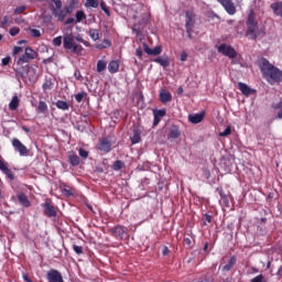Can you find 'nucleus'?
Listing matches in <instances>:
<instances>
[{
  "instance_id": "nucleus-1",
  "label": "nucleus",
  "mask_w": 282,
  "mask_h": 282,
  "mask_svg": "<svg viewBox=\"0 0 282 282\" xmlns=\"http://www.w3.org/2000/svg\"><path fill=\"white\" fill-rule=\"evenodd\" d=\"M259 67L262 73L263 78L269 85H275V83H281L282 70L276 66L272 65L267 58L259 59Z\"/></svg>"
},
{
  "instance_id": "nucleus-2",
  "label": "nucleus",
  "mask_w": 282,
  "mask_h": 282,
  "mask_svg": "<svg viewBox=\"0 0 282 282\" xmlns=\"http://www.w3.org/2000/svg\"><path fill=\"white\" fill-rule=\"evenodd\" d=\"M246 36L249 41H257L259 36H261V30H259V22L257 21V15L254 14V10H250L247 20H246Z\"/></svg>"
},
{
  "instance_id": "nucleus-3",
  "label": "nucleus",
  "mask_w": 282,
  "mask_h": 282,
  "mask_svg": "<svg viewBox=\"0 0 282 282\" xmlns=\"http://www.w3.org/2000/svg\"><path fill=\"white\" fill-rule=\"evenodd\" d=\"M64 50L72 54H77L78 56L83 54V45L74 43V36L72 34L64 36Z\"/></svg>"
},
{
  "instance_id": "nucleus-4",
  "label": "nucleus",
  "mask_w": 282,
  "mask_h": 282,
  "mask_svg": "<svg viewBox=\"0 0 282 282\" xmlns=\"http://www.w3.org/2000/svg\"><path fill=\"white\" fill-rule=\"evenodd\" d=\"M195 12L186 11L185 14V30L188 39H193V30H195Z\"/></svg>"
},
{
  "instance_id": "nucleus-5",
  "label": "nucleus",
  "mask_w": 282,
  "mask_h": 282,
  "mask_svg": "<svg viewBox=\"0 0 282 282\" xmlns=\"http://www.w3.org/2000/svg\"><path fill=\"white\" fill-rule=\"evenodd\" d=\"M53 3L55 4V8H52V14L53 17H55V19H57V21H59L61 23H63V21H65V17H67V13L65 11H63V1L61 0H52Z\"/></svg>"
},
{
  "instance_id": "nucleus-6",
  "label": "nucleus",
  "mask_w": 282,
  "mask_h": 282,
  "mask_svg": "<svg viewBox=\"0 0 282 282\" xmlns=\"http://www.w3.org/2000/svg\"><path fill=\"white\" fill-rule=\"evenodd\" d=\"M218 53L223 54V56H227L228 58H237V51L235 47L224 43L218 46Z\"/></svg>"
},
{
  "instance_id": "nucleus-7",
  "label": "nucleus",
  "mask_w": 282,
  "mask_h": 282,
  "mask_svg": "<svg viewBox=\"0 0 282 282\" xmlns=\"http://www.w3.org/2000/svg\"><path fill=\"white\" fill-rule=\"evenodd\" d=\"M220 6H223L224 10L227 14L234 15L237 14V7H235V2L232 0H217Z\"/></svg>"
},
{
  "instance_id": "nucleus-8",
  "label": "nucleus",
  "mask_w": 282,
  "mask_h": 282,
  "mask_svg": "<svg viewBox=\"0 0 282 282\" xmlns=\"http://www.w3.org/2000/svg\"><path fill=\"white\" fill-rule=\"evenodd\" d=\"M46 280L48 282H65V280H63V274H61L59 271L56 269H51L46 273Z\"/></svg>"
},
{
  "instance_id": "nucleus-9",
  "label": "nucleus",
  "mask_w": 282,
  "mask_h": 282,
  "mask_svg": "<svg viewBox=\"0 0 282 282\" xmlns=\"http://www.w3.org/2000/svg\"><path fill=\"white\" fill-rule=\"evenodd\" d=\"M42 208H44L43 213L46 217H56V207H54L50 200L42 204Z\"/></svg>"
},
{
  "instance_id": "nucleus-10",
  "label": "nucleus",
  "mask_w": 282,
  "mask_h": 282,
  "mask_svg": "<svg viewBox=\"0 0 282 282\" xmlns=\"http://www.w3.org/2000/svg\"><path fill=\"white\" fill-rule=\"evenodd\" d=\"M98 151H101L102 153H109L111 151V141L107 138H102L97 143Z\"/></svg>"
},
{
  "instance_id": "nucleus-11",
  "label": "nucleus",
  "mask_w": 282,
  "mask_h": 282,
  "mask_svg": "<svg viewBox=\"0 0 282 282\" xmlns=\"http://www.w3.org/2000/svg\"><path fill=\"white\" fill-rule=\"evenodd\" d=\"M12 147L20 153V155H28V147H25L21 140L13 139L12 140Z\"/></svg>"
},
{
  "instance_id": "nucleus-12",
  "label": "nucleus",
  "mask_w": 282,
  "mask_h": 282,
  "mask_svg": "<svg viewBox=\"0 0 282 282\" xmlns=\"http://www.w3.org/2000/svg\"><path fill=\"white\" fill-rule=\"evenodd\" d=\"M115 239H124V235H127V228L122 226H116L111 229Z\"/></svg>"
},
{
  "instance_id": "nucleus-13",
  "label": "nucleus",
  "mask_w": 282,
  "mask_h": 282,
  "mask_svg": "<svg viewBox=\"0 0 282 282\" xmlns=\"http://www.w3.org/2000/svg\"><path fill=\"white\" fill-rule=\"evenodd\" d=\"M142 140V129L140 127L133 128V134L130 137L131 144H140Z\"/></svg>"
},
{
  "instance_id": "nucleus-14",
  "label": "nucleus",
  "mask_w": 282,
  "mask_h": 282,
  "mask_svg": "<svg viewBox=\"0 0 282 282\" xmlns=\"http://www.w3.org/2000/svg\"><path fill=\"white\" fill-rule=\"evenodd\" d=\"M238 89H240L243 96H252V94H257L256 89L248 87V84H245L242 82L238 83Z\"/></svg>"
},
{
  "instance_id": "nucleus-15",
  "label": "nucleus",
  "mask_w": 282,
  "mask_h": 282,
  "mask_svg": "<svg viewBox=\"0 0 282 282\" xmlns=\"http://www.w3.org/2000/svg\"><path fill=\"white\" fill-rule=\"evenodd\" d=\"M159 97L163 105H166V102H171V100H173V95L166 91V89L161 90Z\"/></svg>"
},
{
  "instance_id": "nucleus-16",
  "label": "nucleus",
  "mask_w": 282,
  "mask_h": 282,
  "mask_svg": "<svg viewBox=\"0 0 282 282\" xmlns=\"http://www.w3.org/2000/svg\"><path fill=\"white\" fill-rule=\"evenodd\" d=\"M0 171H2L9 180H14V173H12V170L8 169L3 160L0 161Z\"/></svg>"
},
{
  "instance_id": "nucleus-17",
  "label": "nucleus",
  "mask_w": 282,
  "mask_h": 282,
  "mask_svg": "<svg viewBox=\"0 0 282 282\" xmlns=\"http://www.w3.org/2000/svg\"><path fill=\"white\" fill-rule=\"evenodd\" d=\"M108 72L110 74H118V72H120V62L118 61H111L108 64Z\"/></svg>"
},
{
  "instance_id": "nucleus-18",
  "label": "nucleus",
  "mask_w": 282,
  "mask_h": 282,
  "mask_svg": "<svg viewBox=\"0 0 282 282\" xmlns=\"http://www.w3.org/2000/svg\"><path fill=\"white\" fill-rule=\"evenodd\" d=\"M188 120L192 122V124H199L202 120H204V112L196 113V115H189Z\"/></svg>"
},
{
  "instance_id": "nucleus-19",
  "label": "nucleus",
  "mask_w": 282,
  "mask_h": 282,
  "mask_svg": "<svg viewBox=\"0 0 282 282\" xmlns=\"http://www.w3.org/2000/svg\"><path fill=\"white\" fill-rule=\"evenodd\" d=\"M18 200L24 208H30L31 204L30 199L28 198V195L23 193L18 194Z\"/></svg>"
},
{
  "instance_id": "nucleus-20",
  "label": "nucleus",
  "mask_w": 282,
  "mask_h": 282,
  "mask_svg": "<svg viewBox=\"0 0 282 282\" xmlns=\"http://www.w3.org/2000/svg\"><path fill=\"white\" fill-rule=\"evenodd\" d=\"M180 135H182V131L180 130V127L173 126L170 129V138H172V140H177V138H180Z\"/></svg>"
},
{
  "instance_id": "nucleus-21",
  "label": "nucleus",
  "mask_w": 282,
  "mask_h": 282,
  "mask_svg": "<svg viewBox=\"0 0 282 282\" xmlns=\"http://www.w3.org/2000/svg\"><path fill=\"white\" fill-rule=\"evenodd\" d=\"M50 109H48V107H47V102H45V101H43V100H40L39 101V105H37V107H36V112L37 113H47V111H48Z\"/></svg>"
},
{
  "instance_id": "nucleus-22",
  "label": "nucleus",
  "mask_w": 282,
  "mask_h": 282,
  "mask_svg": "<svg viewBox=\"0 0 282 282\" xmlns=\"http://www.w3.org/2000/svg\"><path fill=\"white\" fill-rule=\"evenodd\" d=\"M42 88L44 93L54 89V82L52 80V78L46 77L42 85Z\"/></svg>"
},
{
  "instance_id": "nucleus-23",
  "label": "nucleus",
  "mask_w": 282,
  "mask_h": 282,
  "mask_svg": "<svg viewBox=\"0 0 282 282\" xmlns=\"http://www.w3.org/2000/svg\"><path fill=\"white\" fill-rule=\"evenodd\" d=\"M24 55H26V58L34 61V58L39 56V53H36V51H34L32 47L28 46L24 51Z\"/></svg>"
},
{
  "instance_id": "nucleus-24",
  "label": "nucleus",
  "mask_w": 282,
  "mask_h": 282,
  "mask_svg": "<svg viewBox=\"0 0 282 282\" xmlns=\"http://www.w3.org/2000/svg\"><path fill=\"white\" fill-rule=\"evenodd\" d=\"M154 63H158L159 65H161V67H169L171 65V58L169 57H156L154 59Z\"/></svg>"
},
{
  "instance_id": "nucleus-25",
  "label": "nucleus",
  "mask_w": 282,
  "mask_h": 282,
  "mask_svg": "<svg viewBox=\"0 0 282 282\" xmlns=\"http://www.w3.org/2000/svg\"><path fill=\"white\" fill-rule=\"evenodd\" d=\"M10 111H17L19 109V97L15 95L9 104Z\"/></svg>"
},
{
  "instance_id": "nucleus-26",
  "label": "nucleus",
  "mask_w": 282,
  "mask_h": 282,
  "mask_svg": "<svg viewBox=\"0 0 282 282\" xmlns=\"http://www.w3.org/2000/svg\"><path fill=\"white\" fill-rule=\"evenodd\" d=\"M235 263H237V258L231 257L226 265H224V272H230L232 268H235Z\"/></svg>"
},
{
  "instance_id": "nucleus-27",
  "label": "nucleus",
  "mask_w": 282,
  "mask_h": 282,
  "mask_svg": "<svg viewBox=\"0 0 282 282\" xmlns=\"http://www.w3.org/2000/svg\"><path fill=\"white\" fill-rule=\"evenodd\" d=\"M69 164L73 166H78L80 164V158L76 155L75 153L68 154Z\"/></svg>"
},
{
  "instance_id": "nucleus-28",
  "label": "nucleus",
  "mask_w": 282,
  "mask_h": 282,
  "mask_svg": "<svg viewBox=\"0 0 282 282\" xmlns=\"http://www.w3.org/2000/svg\"><path fill=\"white\" fill-rule=\"evenodd\" d=\"M88 35L93 41H98L100 39V30L98 29H89Z\"/></svg>"
},
{
  "instance_id": "nucleus-29",
  "label": "nucleus",
  "mask_w": 282,
  "mask_h": 282,
  "mask_svg": "<svg viewBox=\"0 0 282 282\" xmlns=\"http://www.w3.org/2000/svg\"><path fill=\"white\" fill-rule=\"evenodd\" d=\"M55 106L57 107V109H62V111L69 110V104H67V101L65 100H57L55 102Z\"/></svg>"
},
{
  "instance_id": "nucleus-30",
  "label": "nucleus",
  "mask_w": 282,
  "mask_h": 282,
  "mask_svg": "<svg viewBox=\"0 0 282 282\" xmlns=\"http://www.w3.org/2000/svg\"><path fill=\"white\" fill-rule=\"evenodd\" d=\"M105 69H107V62H105L104 59H99L97 62V72H98V74H102V72H105Z\"/></svg>"
},
{
  "instance_id": "nucleus-31",
  "label": "nucleus",
  "mask_w": 282,
  "mask_h": 282,
  "mask_svg": "<svg viewBox=\"0 0 282 282\" xmlns=\"http://www.w3.org/2000/svg\"><path fill=\"white\" fill-rule=\"evenodd\" d=\"M272 109L279 110L276 118H279V120H281L282 119V99L280 100V102L273 104Z\"/></svg>"
},
{
  "instance_id": "nucleus-32",
  "label": "nucleus",
  "mask_w": 282,
  "mask_h": 282,
  "mask_svg": "<svg viewBox=\"0 0 282 282\" xmlns=\"http://www.w3.org/2000/svg\"><path fill=\"white\" fill-rule=\"evenodd\" d=\"M112 169L115 171H122V169H124V163L120 160L115 161V163L112 164Z\"/></svg>"
},
{
  "instance_id": "nucleus-33",
  "label": "nucleus",
  "mask_w": 282,
  "mask_h": 282,
  "mask_svg": "<svg viewBox=\"0 0 282 282\" xmlns=\"http://www.w3.org/2000/svg\"><path fill=\"white\" fill-rule=\"evenodd\" d=\"M87 19V15L85 14V11H77L76 12V23H80L82 21H85Z\"/></svg>"
},
{
  "instance_id": "nucleus-34",
  "label": "nucleus",
  "mask_w": 282,
  "mask_h": 282,
  "mask_svg": "<svg viewBox=\"0 0 282 282\" xmlns=\"http://www.w3.org/2000/svg\"><path fill=\"white\" fill-rule=\"evenodd\" d=\"M107 47H111V41L105 39L99 45V50H107Z\"/></svg>"
},
{
  "instance_id": "nucleus-35",
  "label": "nucleus",
  "mask_w": 282,
  "mask_h": 282,
  "mask_svg": "<svg viewBox=\"0 0 282 282\" xmlns=\"http://www.w3.org/2000/svg\"><path fill=\"white\" fill-rule=\"evenodd\" d=\"M87 96L86 91H82L75 95L76 102H83L85 100V97Z\"/></svg>"
},
{
  "instance_id": "nucleus-36",
  "label": "nucleus",
  "mask_w": 282,
  "mask_h": 282,
  "mask_svg": "<svg viewBox=\"0 0 282 282\" xmlns=\"http://www.w3.org/2000/svg\"><path fill=\"white\" fill-rule=\"evenodd\" d=\"M213 223V216L210 214H205L203 216V226H207V224Z\"/></svg>"
},
{
  "instance_id": "nucleus-37",
  "label": "nucleus",
  "mask_w": 282,
  "mask_h": 282,
  "mask_svg": "<svg viewBox=\"0 0 282 282\" xmlns=\"http://www.w3.org/2000/svg\"><path fill=\"white\" fill-rule=\"evenodd\" d=\"M75 8H76V6L73 0L72 3H69L68 6L65 7L66 14H72V12H74Z\"/></svg>"
},
{
  "instance_id": "nucleus-38",
  "label": "nucleus",
  "mask_w": 282,
  "mask_h": 282,
  "mask_svg": "<svg viewBox=\"0 0 282 282\" xmlns=\"http://www.w3.org/2000/svg\"><path fill=\"white\" fill-rule=\"evenodd\" d=\"M162 54V46H155L152 48L150 56H160Z\"/></svg>"
},
{
  "instance_id": "nucleus-39",
  "label": "nucleus",
  "mask_w": 282,
  "mask_h": 282,
  "mask_svg": "<svg viewBox=\"0 0 282 282\" xmlns=\"http://www.w3.org/2000/svg\"><path fill=\"white\" fill-rule=\"evenodd\" d=\"M29 61H32V59H30V58L25 55V53H24L22 56L19 57V59H18V65H23V64L28 63Z\"/></svg>"
},
{
  "instance_id": "nucleus-40",
  "label": "nucleus",
  "mask_w": 282,
  "mask_h": 282,
  "mask_svg": "<svg viewBox=\"0 0 282 282\" xmlns=\"http://www.w3.org/2000/svg\"><path fill=\"white\" fill-rule=\"evenodd\" d=\"M87 8H98V0H86Z\"/></svg>"
},
{
  "instance_id": "nucleus-41",
  "label": "nucleus",
  "mask_w": 282,
  "mask_h": 282,
  "mask_svg": "<svg viewBox=\"0 0 282 282\" xmlns=\"http://www.w3.org/2000/svg\"><path fill=\"white\" fill-rule=\"evenodd\" d=\"M154 116H156V118H164V116H166V110L164 109H160V110H154L153 111Z\"/></svg>"
},
{
  "instance_id": "nucleus-42",
  "label": "nucleus",
  "mask_w": 282,
  "mask_h": 282,
  "mask_svg": "<svg viewBox=\"0 0 282 282\" xmlns=\"http://www.w3.org/2000/svg\"><path fill=\"white\" fill-rule=\"evenodd\" d=\"M44 25H51L52 24V15L45 14L42 17Z\"/></svg>"
},
{
  "instance_id": "nucleus-43",
  "label": "nucleus",
  "mask_w": 282,
  "mask_h": 282,
  "mask_svg": "<svg viewBox=\"0 0 282 282\" xmlns=\"http://www.w3.org/2000/svg\"><path fill=\"white\" fill-rule=\"evenodd\" d=\"M53 45L55 47H61L63 45V36H57L53 40Z\"/></svg>"
},
{
  "instance_id": "nucleus-44",
  "label": "nucleus",
  "mask_w": 282,
  "mask_h": 282,
  "mask_svg": "<svg viewBox=\"0 0 282 282\" xmlns=\"http://www.w3.org/2000/svg\"><path fill=\"white\" fill-rule=\"evenodd\" d=\"M19 32H21V29H19V26H13L10 29L9 34H10V36H17V34H19Z\"/></svg>"
},
{
  "instance_id": "nucleus-45",
  "label": "nucleus",
  "mask_w": 282,
  "mask_h": 282,
  "mask_svg": "<svg viewBox=\"0 0 282 282\" xmlns=\"http://www.w3.org/2000/svg\"><path fill=\"white\" fill-rule=\"evenodd\" d=\"M26 10H28L26 6H20L18 8H15L14 14H23V12L26 11Z\"/></svg>"
},
{
  "instance_id": "nucleus-46",
  "label": "nucleus",
  "mask_w": 282,
  "mask_h": 282,
  "mask_svg": "<svg viewBox=\"0 0 282 282\" xmlns=\"http://www.w3.org/2000/svg\"><path fill=\"white\" fill-rule=\"evenodd\" d=\"M31 36H33L34 39H39L41 36V31L39 29H31Z\"/></svg>"
},
{
  "instance_id": "nucleus-47",
  "label": "nucleus",
  "mask_w": 282,
  "mask_h": 282,
  "mask_svg": "<svg viewBox=\"0 0 282 282\" xmlns=\"http://www.w3.org/2000/svg\"><path fill=\"white\" fill-rule=\"evenodd\" d=\"M79 155H80V158L87 159V158H89V152L87 150L80 148Z\"/></svg>"
},
{
  "instance_id": "nucleus-48",
  "label": "nucleus",
  "mask_w": 282,
  "mask_h": 282,
  "mask_svg": "<svg viewBox=\"0 0 282 282\" xmlns=\"http://www.w3.org/2000/svg\"><path fill=\"white\" fill-rule=\"evenodd\" d=\"M73 250L76 254H83V247L73 245Z\"/></svg>"
},
{
  "instance_id": "nucleus-49",
  "label": "nucleus",
  "mask_w": 282,
  "mask_h": 282,
  "mask_svg": "<svg viewBox=\"0 0 282 282\" xmlns=\"http://www.w3.org/2000/svg\"><path fill=\"white\" fill-rule=\"evenodd\" d=\"M220 202L226 206V208H230V199H228V196L220 198Z\"/></svg>"
},
{
  "instance_id": "nucleus-50",
  "label": "nucleus",
  "mask_w": 282,
  "mask_h": 282,
  "mask_svg": "<svg viewBox=\"0 0 282 282\" xmlns=\"http://www.w3.org/2000/svg\"><path fill=\"white\" fill-rule=\"evenodd\" d=\"M21 52H23V47H21V46H14V47H13V53H12V55H13V56H17L18 54H21Z\"/></svg>"
},
{
  "instance_id": "nucleus-51",
  "label": "nucleus",
  "mask_w": 282,
  "mask_h": 282,
  "mask_svg": "<svg viewBox=\"0 0 282 282\" xmlns=\"http://www.w3.org/2000/svg\"><path fill=\"white\" fill-rule=\"evenodd\" d=\"M230 133H232V130L230 129V127H227L225 131L220 133V137L226 138V135H230Z\"/></svg>"
},
{
  "instance_id": "nucleus-52",
  "label": "nucleus",
  "mask_w": 282,
  "mask_h": 282,
  "mask_svg": "<svg viewBox=\"0 0 282 282\" xmlns=\"http://www.w3.org/2000/svg\"><path fill=\"white\" fill-rule=\"evenodd\" d=\"M63 193H65V195H67V197L74 195V193L72 192V187H69V186L64 187Z\"/></svg>"
},
{
  "instance_id": "nucleus-53",
  "label": "nucleus",
  "mask_w": 282,
  "mask_h": 282,
  "mask_svg": "<svg viewBox=\"0 0 282 282\" xmlns=\"http://www.w3.org/2000/svg\"><path fill=\"white\" fill-rule=\"evenodd\" d=\"M11 61H12V58L10 56L2 58V67L10 65Z\"/></svg>"
},
{
  "instance_id": "nucleus-54",
  "label": "nucleus",
  "mask_w": 282,
  "mask_h": 282,
  "mask_svg": "<svg viewBox=\"0 0 282 282\" xmlns=\"http://www.w3.org/2000/svg\"><path fill=\"white\" fill-rule=\"evenodd\" d=\"M100 8L105 12V14H107L108 17L110 15L109 9L107 8V4L105 2L100 3Z\"/></svg>"
},
{
  "instance_id": "nucleus-55",
  "label": "nucleus",
  "mask_w": 282,
  "mask_h": 282,
  "mask_svg": "<svg viewBox=\"0 0 282 282\" xmlns=\"http://www.w3.org/2000/svg\"><path fill=\"white\" fill-rule=\"evenodd\" d=\"M143 50H144L145 54H148L149 56H151L152 48L149 47V44L143 43Z\"/></svg>"
},
{
  "instance_id": "nucleus-56",
  "label": "nucleus",
  "mask_w": 282,
  "mask_h": 282,
  "mask_svg": "<svg viewBox=\"0 0 282 282\" xmlns=\"http://www.w3.org/2000/svg\"><path fill=\"white\" fill-rule=\"evenodd\" d=\"M0 28L6 29L8 28V17H4L0 22Z\"/></svg>"
},
{
  "instance_id": "nucleus-57",
  "label": "nucleus",
  "mask_w": 282,
  "mask_h": 282,
  "mask_svg": "<svg viewBox=\"0 0 282 282\" xmlns=\"http://www.w3.org/2000/svg\"><path fill=\"white\" fill-rule=\"evenodd\" d=\"M74 76L76 80L83 82V75L80 74V70H75Z\"/></svg>"
},
{
  "instance_id": "nucleus-58",
  "label": "nucleus",
  "mask_w": 282,
  "mask_h": 282,
  "mask_svg": "<svg viewBox=\"0 0 282 282\" xmlns=\"http://www.w3.org/2000/svg\"><path fill=\"white\" fill-rule=\"evenodd\" d=\"M160 120H162L160 117L154 116L153 127H158L160 124Z\"/></svg>"
},
{
  "instance_id": "nucleus-59",
  "label": "nucleus",
  "mask_w": 282,
  "mask_h": 282,
  "mask_svg": "<svg viewBox=\"0 0 282 282\" xmlns=\"http://www.w3.org/2000/svg\"><path fill=\"white\" fill-rule=\"evenodd\" d=\"M135 54H137V56H138V58H142V47H138L137 50H135Z\"/></svg>"
},
{
  "instance_id": "nucleus-60",
  "label": "nucleus",
  "mask_w": 282,
  "mask_h": 282,
  "mask_svg": "<svg viewBox=\"0 0 282 282\" xmlns=\"http://www.w3.org/2000/svg\"><path fill=\"white\" fill-rule=\"evenodd\" d=\"M22 279H23V281H25V282H32V279H30V275H28V273H23V274H22Z\"/></svg>"
},
{
  "instance_id": "nucleus-61",
  "label": "nucleus",
  "mask_w": 282,
  "mask_h": 282,
  "mask_svg": "<svg viewBox=\"0 0 282 282\" xmlns=\"http://www.w3.org/2000/svg\"><path fill=\"white\" fill-rule=\"evenodd\" d=\"M186 58H188V54L186 52H182V54H181L182 63H184L186 61Z\"/></svg>"
},
{
  "instance_id": "nucleus-62",
  "label": "nucleus",
  "mask_w": 282,
  "mask_h": 282,
  "mask_svg": "<svg viewBox=\"0 0 282 282\" xmlns=\"http://www.w3.org/2000/svg\"><path fill=\"white\" fill-rule=\"evenodd\" d=\"M76 21V19L74 18H68L66 21H65V25H72V23H74Z\"/></svg>"
},
{
  "instance_id": "nucleus-63",
  "label": "nucleus",
  "mask_w": 282,
  "mask_h": 282,
  "mask_svg": "<svg viewBox=\"0 0 282 282\" xmlns=\"http://www.w3.org/2000/svg\"><path fill=\"white\" fill-rule=\"evenodd\" d=\"M183 242L185 243V246H191V243H193L191 238H184Z\"/></svg>"
},
{
  "instance_id": "nucleus-64",
  "label": "nucleus",
  "mask_w": 282,
  "mask_h": 282,
  "mask_svg": "<svg viewBox=\"0 0 282 282\" xmlns=\"http://www.w3.org/2000/svg\"><path fill=\"white\" fill-rule=\"evenodd\" d=\"M54 61V57H48L46 59H43V64L47 65L48 63H52Z\"/></svg>"
}]
</instances>
